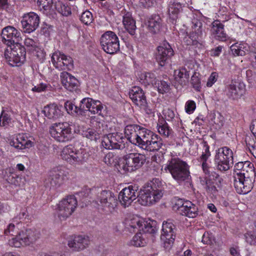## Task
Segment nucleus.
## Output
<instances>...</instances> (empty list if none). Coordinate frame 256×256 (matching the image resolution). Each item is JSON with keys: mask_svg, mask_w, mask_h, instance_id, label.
<instances>
[{"mask_svg": "<svg viewBox=\"0 0 256 256\" xmlns=\"http://www.w3.org/2000/svg\"><path fill=\"white\" fill-rule=\"evenodd\" d=\"M138 187L130 186L124 188L118 195L119 201L124 208L128 206L138 197V201L142 205L152 204L158 201L164 194V188L158 178H154L148 182L138 192Z\"/></svg>", "mask_w": 256, "mask_h": 256, "instance_id": "nucleus-1", "label": "nucleus"}, {"mask_svg": "<svg viewBox=\"0 0 256 256\" xmlns=\"http://www.w3.org/2000/svg\"><path fill=\"white\" fill-rule=\"evenodd\" d=\"M14 224V222L10 223L4 230L6 236H14L8 240L10 246L16 248L30 246L39 238L40 234L35 229L24 228L18 230V225Z\"/></svg>", "mask_w": 256, "mask_h": 256, "instance_id": "nucleus-2", "label": "nucleus"}, {"mask_svg": "<svg viewBox=\"0 0 256 256\" xmlns=\"http://www.w3.org/2000/svg\"><path fill=\"white\" fill-rule=\"evenodd\" d=\"M146 162L145 156L140 153H130L119 158L117 169L122 174L132 172L140 168Z\"/></svg>", "mask_w": 256, "mask_h": 256, "instance_id": "nucleus-3", "label": "nucleus"}, {"mask_svg": "<svg viewBox=\"0 0 256 256\" xmlns=\"http://www.w3.org/2000/svg\"><path fill=\"white\" fill-rule=\"evenodd\" d=\"M164 169L168 170L172 178L179 182L188 179L190 176L188 164L178 158H172L168 160Z\"/></svg>", "mask_w": 256, "mask_h": 256, "instance_id": "nucleus-4", "label": "nucleus"}, {"mask_svg": "<svg viewBox=\"0 0 256 256\" xmlns=\"http://www.w3.org/2000/svg\"><path fill=\"white\" fill-rule=\"evenodd\" d=\"M4 52V57L12 66H20L26 61V49L20 44H16L9 46Z\"/></svg>", "mask_w": 256, "mask_h": 256, "instance_id": "nucleus-5", "label": "nucleus"}, {"mask_svg": "<svg viewBox=\"0 0 256 256\" xmlns=\"http://www.w3.org/2000/svg\"><path fill=\"white\" fill-rule=\"evenodd\" d=\"M60 156L70 164L76 166L86 162L88 154L84 149L76 150L72 145H69L64 148Z\"/></svg>", "mask_w": 256, "mask_h": 256, "instance_id": "nucleus-6", "label": "nucleus"}, {"mask_svg": "<svg viewBox=\"0 0 256 256\" xmlns=\"http://www.w3.org/2000/svg\"><path fill=\"white\" fill-rule=\"evenodd\" d=\"M214 162L218 170L222 172L228 170L230 167V163H233L232 151L226 146L218 148L216 151Z\"/></svg>", "mask_w": 256, "mask_h": 256, "instance_id": "nucleus-7", "label": "nucleus"}, {"mask_svg": "<svg viewBox=\"0 0 256 256\" xmlns=\"http://www.w3.org/2000/svg\"><path fill=\"white\" fill-rule=\"evenodd\" d=\"M98 205L106 212H112L117 206L116 196L110 190H104L98 194Z\"/></svg>", "mask_w": 256, "mask_h": 256, "instance_id": "nucleus-8", "label": "nucleus"}, {"mask_svg": "<svg viewBox=\"0 0 256 256\" xmlns=\"http://www.w3.org/2000/svg\"><path fill=\"white\" fill-rule=\"evenodd\" d=\"M100 42L103 50L108 54H112L120 50L118 38L112 31L105 32L102 36Z\"/></svg>", "mask_w": 256, "mask_h": 256, "instance_id": "nucleus-9", "label": "nucleus"}, {"mask_svg": "<svg viewBox=\"0 0 256 256\" xmlns=\"http://www.w3.org/2000/svg\"><path fill=\"white\" fill-rule=\"evenodd\" d=\"M49 133L58 142H65L71 139L72 132L67 123H54L50 128Z\"/></svg>", "mask_w": 256, "mask_h": 256, "instance_id": "nucleus-10", "label": "nucleus"}, {"mask_svg": "<svg viewBox=\"0 0 256 256\" xmlns=\"http://www.w3.org/2000/svg\"><path fill=\"white\" fill-rule=\"evenodd\" d=\"M129 96L135 104L146 114L153 113V110L148 103L144 91L139 86H133L129 92Z\"/></svg>", "mask_w": 256, "mask_h": 256, "instance_id": "nucleus-11", "label": "nucleus"}, {"mask_svg": "<svg viewBox=\"0 0 256 256\" xmlns=\"http://www.w3.org/2000/svg\"><path fill=\"white\" fill-rule=\"evenodd\" d=\"M78 201L74 196H69L63 198L58 205V216L61 220L69 217L75 210Z\"/></svg>", "mask_w": 256, "mask_h": 256, "instance_id": "nucleus-12", "label": "nucleus"}, {"mask_svg": "<svg viewBox=\"0 0 256 256\" xmlns=\"http://www.w3.org/2000/svg\"><path fill=\"white\" fill-rule=\"evenodd\" d=\"M256 176H244V174L234 176V186L240 194H246L250 192L254 186Z\"/></svg>", "mask_w": 256, "mask_h": 256, "instance_id": "nucleus-13", "label": "nucleus"}, {"mask_svg": "<svg viewBox=\"0 0 256 256\" xmlns=\"http://www.w3.org/2000/svg\"><path fill=\"white\" fill-rule=\"evenodd\" d=\"M174 55V51L172 46L166 41H164L157 47L155 58L160 66H164L170 62Z\"/></svg>", "mask_w": 256, "mask_h": 256, "instance_id": "nucleus-14", "label": "nucleus"}, {"mask_svg": "<svg viewBox=\"0 0 256 256\" xmlns=\"http://www.w3.org/2000/svg\"><path fill=\"white\" fill-rule=\"evenodd\" d=\"M1 35L2 42L8 46L18 44L22 40L20 32L10 26L4 27L2 30Z\"/></svg>", "mask_w": 256, "mask_h": 256, "instance_id": "nucleus-15", "label": "nucleus"}, {"mask_svg": "<svg viewBox=\"0 0 256 256\" xmlns=\"http://www.w3.org/2000/svg\"><path fill=\"white\" fill-rule=\"evenodd\" d=\"M176 234V226L172 220L164 221L162 223L160 240L164 243L165 247H168L166 244H173Z\"/></svg>", "mask_w": 256, "mask_h": 256, "instance_id": "nucleus-16", "label": "nucleus"}, {"mask_svg": "<svg viewBox=\"0 0 256 256\" xmlns=\"http://www.w3.org/2000/svg\"><path fill=\"white\" fill-rule=\"evenodd\" d=\"M244 84L238 80H232L230 84L225 87L224 93L226 96L232 100H238L244 94Z\"/></svg>", "mask_w": 256, "mask_h": 256, "instance_id": "nucleus-17", "label": "nucleus"}, {"mask_svg": "<svg viewBox=\"0 0 256 256\" xmlns=\"http://www.w3.org/2000/svg\"><path fill=\"white\" fill-rule=\"evenodd\" d=\"M21 24L24 32L30 34L38 28L40 24L39 16L32 12L24 14L21 20Z\"/></svg>", "mask_w": 256, "mask_h": 256, "instance_id": "nucleus-18", "label": "nucleus"}, {"mask_svg": "<svg viewBox=\"0 0 256 256\" xmlns=\"http://www.w3.org/2000/svg\"><path fill=\"white\" fill-rule=\"evenodd\" d=\"M102 145L106 149H120L123 148L122 136L118 132L111 133L104 136Z\"/></svg>", "mask_w": 256, "mask_h": 256, "instance_id": "nucleus-19", "label": "nucleus"}, {"mask_svg": "<svg viewBox=\"0 0 256 256\" xmlns=\"http://www.w3.org/2000/svg\"><path fill=\"white\" fill-rule=\"evenodd\" d=\"M89 238L84 235L72 236L68 241V246L76 252L81 251L88 246Z\"/></svg>", "mask_w": 256, "mask_h": 256, "instance_id": "nucleus-20", "label": "nucleus"}, {"mask_svg": "<svg viewBox=\"0 0 256 256\" xmlns=\"http://www.w3.org/2000/svg\"><path fill=\"white\" fill-rule=\"evenodd\" d=\"M154 134L153 132L142 127L140 132H138V136H136L137 138L134 144L143 150H145L150 142L152 141V139Z\"/></svg>", "mask_w": 256, "mask_h": 256, "instance_id": "nucleus-21", "label": "nucleus"}, {"mask_svg": "<svg viewBox=\"0 0 256 256\" xmlns=\"http://www.w3.org/2000/svg\"><path fill=\"white\" fill-rule=\"evenodd\" d=\"M51 1L52 4L49 8V16H50L54 18H56V14L54 12L55 10L63 16H68L71 14V8L68 5L60 1L55 2H54L53 0Z\"/></svg>", "mask_w": 256, "mask_h": 256, "instance_id": "nucleus-22", "label": "nucleus"}, {"mask_svg": "<svg viewBox=\"0 0 256 256\" xmlns=\"http://www.w3.org/2000/svg\"><path fill=\"white\" fill-rule=\"evenodd\" d=\"M64 172L61 168H56L50 170L49 174V183L51 187L56 188L63 183Z\"/></svg>", "mask_w": 256, "mask_h": 256, "instance_id": "nucleus-23", "label": "nucleus"}, {"mask_svg": "<svg viewBox=\"0 0 256 256\" xmlns=\"http://www.w3.org/2000/svg\"><path fill=\"white\" fill-rule=\"evenodd\" d=\"M61 82L64 87L70 92L76 91L79 86L78 80L70 74L64 72L60 74Z\"/></svg>", "mask_w": 256, "mask_h": 256, "instance_id": "nucleus-24", "label": "nucleus"}, {"mask_svg": "<svg viewBox=\"0 0 256 256\" xmlns=\"http://www.w3.org/2000/svg\"><path fill=\"white\" fill-rule=\"evenodd\" d=\"M162 20L158 14H152L145 22V24L148 31L152 34H156L160 32Z\"/></svg>", "mask_w": 256, "mask_h": 256, "instance_id": "nucleus-25", "label": "nucleus"}, {"mask_svg": "<svg viewBox=\"0 0 256 256\" xmlns=\"http://www.w3.org/2000/svg\"><path fill=\"white\" fill-rule=\"evenodd\" d=\"M212 25L211 32L214 38L220 41H226L228 36L224 31V25L219 20L214 21Z\"/></svg>", "mask_w": 256, "mask_h": 256, "instance_id": "nucleus-26", "label": "nucleus"}, {"mask_svg": "<svg viewBox=\"0 0 256 256\" xmlns=\"http://www.w3.org/2000/svg\"><path fill=\"white\" fill-rule=\"evenodd\" d=\"M192 28L193 34L190 35V38L193 41V44H196L202 40L204 35V29L202 28V23L200 20L194 18L192 22Z\"/></svg>", "mask_w": 256, "mask_h": 256, "instance_id": "nucleus-27", "label": "nucleus"}, {"mask_svg": "<svg viewBox=\"0 0 256 256\" xmlns=\"http://www.w3.org/2000/svg\"><path fill=\"white\" fill-rule=\"evenodd\" d=\"M10 145L18 150H23L33 146V142L30 140L24 134H18L15 140L10 142Z\"/></svg>", "mask_w": 256, "mask_h": 256, "instance_id": "nucleus-28", "label": "nucleus"}, {"mask_svg": "<svg viewBox=\"0 0 256 256\" xmlns=\"http://www.w3.org/2000/svg\"><path fill=\"white\" fill-rule=\"evenodd\" d=\"M182 4L174 0H170L168 8L170 20L172 24L176 22L178 14L182 10Z\"/></svg>", "mask_w": 256, "mask_h": 256, "instance_id": "nucleus-29", "label": "nucleus"}, {"mask_svg": "<svg viewBox=\"0 0 256 256\" xmlns=\"http://www.w3.org/2000/svg\"><path fill=\"white\" fill-rule=\"evenodd\" d=\"M142 127L137 124H128L124 128V134L128 141L132 144H134L136 136Z\"/></svg>", "mask_w": 256, "mask_h": 256, "instance_id": "nucleus-30", "label": "nucleus"}, {"mask_svg": "<svg viewBox=\"0 0 256 256\" xmlns=\"http://www.w3.org/2000/svg\"><path fill=\"white\" fill-rule=\"evenodd\" d=\"M123 24L125 28L132 36L134 35L136 30V22L128 12L123 16Z\"/></svg>", "mask_w": 256, "mask_h": 256, "instance_id": "nucleus-31", "label": "nucleus"}, {"mask_svg": "<svg viewBox=\"0 0 256 256\" xmlns=\"http://www.w3.org/2000/svg\"><path fill=\"white\" fill-rule=\"evenodd\" d=\"M163 146H164L165 145L164 144L162 138L158 134H155L152 139V141L150 142L144 150L149 152L158 151L160 148L164 150V148H162Z\"/></svg>", "mask_w": 256, "mask_h": 256, "instance_id": "nucleus-32", "label": "nucleus"}, {"mask_svg": "<svg viewBox=\"0 0 256 256\" xmlns=\"http://www.w3.org/2000/svg\"><path fill=\"white\" fill-rule=\"evenodd\" d=\"M92 99L90 98H86L82 99L78 106H76L75 110L77 112V115H84L86 112L89 111L92 106Z\"/></svg>", "mask_w": 256, "mask_h": 256, "instance_id": "nucleus-33", "label": "nucleus"}, {"mask_svg": "<svg viewBox=\"0 0 256 256\" xmlns=\"http://www.w3.org/2000/svg\"><path fill=\"white\" fill-rule=\"evenodd\" d=\"M175 80L180 84H185L188 82L190 74L186 68H182L174 71Z\"/></svg>", "mask_w": 256, "mask_h": 256, "instance_id": "nucleus-34", "label": "nucleus"}, {"mask_svg": "<svg viewBox=\"0 0 256 256\" xmlns=\"http://www.w3.org/2000/svg\"><path fill=\"white\" fill-rule=\"evenodd\" d=\"M139 78L140 82L145 86L156 84V76L152 72H142L140 74Z\"/></svg>", "mask_w": 256, "mask_h": 256, "instance_id": "nucleus-35", "label": "nucleus"}, {"mask_svg": "<svg viewBox=\"0 0 256 256\" xmlns=\"http://www.w3.org/2000/svg\"><path fill=\"white\" fill-rule=\"evenodd\" d=\"M158 130L160 134L169 137L173 136V131L165 120L159 121L157 126Z\"/></svg>", "mask_w": 256, "mask_h": 256, "instance_id": "nucleus-36", "label": "nucleus"}, {"mask_svg": "<svg viewBox=\"0 0 256 256\" xmlns=\"http://www.w3.org/2000/svg\"><path fill=\"white\" fill-rule=\"evenodd\" d=\"M186 210H183L181 214L190 218H196L198 214V208L197 206L191 202H188L186 205Z\"/></svg>", "mask_w": 256, "mask_h": 256, "instance_id": "nucleus-37", "label": "nucleus"}, {"mask_svg": "<svg viewBox=\"0 0 256 256\" xmlns=\"http://www.w3.org/2000/svg\"><path fill=\"white\" fill-rule=\"evenodd\" d=\"M210 122L212 124L216 125V128H220L224 124V116L218 112H214L210 115Z\"/></svg>", "mask_w": 256, "mask_h": 256, "instance_id": "nucleus-38", "label": "nucleus"}, {"mask_svg": "<svg viewBox=\"0 0 256 256\" xmlns=\"http://www.w3.org/2000/svg\"><path fill=\"white\" fill-rule=\"evenodd\" d=\"M204 147V152H202V155L200 158V160L202 163V168L206 169L209 166L207 160L209 157L210 156V147L207 142L205 141L203 142Z\"/></svg>", "mask_w": 256, "mask_h": 256, "instance_id": "nucleus-39", "label": "nucleus"}, {"mask_svg": "<svg viewBox=\"0 0 256 256\" xmlns=\"http://www.w3.org/2000/svg\"><path fill=\"white\" fill-rule=\"evenodd\" d=\"M204 147V152H202V155L200 158V160L202 163V168L206 169L209 166L207 160L209 157L210 156V147L207 142L205 141L203 142Z\"/></svg>", "mask_w": 256, "mask_h": 256, "instance_id": "nucleus-40", "label": "nucleus"}, {"mask_svg": "<svg viewBox=\"0 0 256 256\" xmlns=\"http://www.w3.org/2000/svg\"><path fill=\"white\" fill-rule=\"evenodd\" d=\"M61 108L62 106H58L54 103L49 104V119L56 120L60 118L62 115Z\"/></svg>", "mask_w": 256, "mask_h": 256, "instance_id": "nucleus-41", "label": "nucleus"}, {"mask_svg": "<svg viewBox=\"0 0 256 256\" xmlns=\"http://www.w3.org/2000/svg\"><path fill=\"white\" fill-rule=\"evenodd\" d=\"M84 136L90 140H91L96 141L100 137V134H102V132L99 130L96 131L93 128H88L83 132Z\"/></svg>", "mask_w": 256, "mask_h": 256, "instance_id": "nucleus-42", "label": "nucleus"}, {"mask_svg": "<svg viewBox=\"0 0 256 256\" xmlns=\"http://www.w3.org/2000/svg\"><path fill=\"white\" fill-rule=\"evenodd\" d=\"M102 110L104 106L99 100H95L92 99V106H90L89 112L92 114H98L100 116H103Z\"/></svg>", "mask_w": 256, "mask_h": 256, "instance_id": "nucleus-43", "label": "nucleus"}, {"mask_svg": "<svg viewBox=\"0 0 256 256\" xmlns=\"http://www.w3.org/2000/svg\"><path fill=\"white\" fill-rule=\"evenodd\" d=\"M244 174V176H256V173L254 164L250 161H245L244 165L242 172H238L236 174Z\"/></svg>", "mask_w": 256, "mask_h": 256, "instance_id": "nucleus-44", "label": "nucleus"}, {"mask_svg": "<svg viewBox=\"0 0 256 256\" xmlns=\"http://www.w3.org/2000/svg\"><path fill=\"white\" fill-rule=\"evenodd\" d=\"M146 243V240L140 232L137 233L130 241V244L136 247L144 246Z\"/></svg>", "mask_w": 256, "mask_h": 256, "instance_id": "nucleus-45", "label": "nucleus"}, {"mask_svg": "<svg viewBox=\"0 0 256 256\" xmlns=\"http://www.w3.org/2000/svg\"><path fill=\"white\" fill-rule=\"evenodd\" d=\"M155 223L156 222L154 221H152L151 223L144 221L142 228H141V231L144 233L154 234L157 231V228L154 226Z\"/></svg>", "mask_w": 256, "mask_h": 256, "instance_id": "nucleus-46", "label": "nucleus"}, {"mask_svg": "<svg viewBox=\"0 0 256 256\" xmlns=\"http://www.w3.org/2000/svg\"><path fill=\"white\" fill-rule=\"evenodd\" d=\"M10 116L4 110H2L0 116V126L7 128L11 122Z\"/></svg>", "mask_w": 256, "mask_h": 256, "instance_id": "nucleus-47", "label": "nucleus"}, {"mask_svg": "<svg viewBox=\"0 0 256 256\" xmlns=\"http://www.w3.org/2000/svg\"><path fill=\"white\" fill-rule=\"evenodd\" d=\"M144 220L140 219L139 218H136L131 219L128 222V226L133 229L134 232L135 229H138V230L141 231V228L143 226Z\"/></svg>", "mask_w": 256, "mask_h": 256, "instance_id": "nucleus-48", "label": "nucleus"}, {"mask_svg": "<svg viewBox=\"0 0 256 256\" xmlns=\"http://www.w3.org/2000/svg\"><path fill=\"white\" fill-rule=\"evenodd\" d=\"M6 180L10 184L15 186L20 185V178L19 177L16 173L9 172L7 176H6Z\"/></svg>", "mask_w": 256, "mask_h": 256, "instance_id": "nucleus-49", "label": "nucleus"}, {"mask_svg": "<svg viewBox=\"0 0 256 256\" xmlns=\"http://www.w3.org/2000/svg\"><path fill=\"white\" fill-rule=\"evenodd\" d=\"M216 170H217L214 164L208 166L206 169H203V171L206 174L214 180L218 178L220 176L219 174L214 171Z\"/></svg>", "mask_w": 256, "mask_h": 256, "instance_id": "nucleus-50", "label": "nucleus"}, {"mask_svg": "<svg viewBox=\"0 0 256 256\" xmlns=\"http://www.w3.org/2000/svg\"><path fill=\"white\" fill-rule=\"evenodd\" d=\"M80 20L84 24L88 25L92 22L94 18L92 12L88 10H86L82 12Z\"/></svg>", "mask_w": 256, "mask_h": 256, "instance_id": "nucleus-51", "label": "nucleus"}, {"mask_svg": "<svg viewBox=\"0 0 256 256\" xmlns=\"http://www.w3.org/2000/svg\"><path fill=\"white\" fill-rule=\"evenodd\" d=\"M25 46L28 50L34 51L38 48V42L34 40L27 38L25 39L24 42Z\"/></svg>", "mask_w": 256, "mask_h": 256, "instance_id": "nucleus-52", "label": "nucleus"}, {"mask_svg": "<svg viewBox=\"0 0 256 256\" xmlns=\"http://www.w3.org/2000/svg\"><path fill=\"white\" fill-rule=\"evenodd\" d=\"M104 161L108 165L112 166L114 164V166L117 165L116 168L118 167V160H117L114 154L112 152H108L107 154L104 158Z\"/></svg>", "mask_w": 256, "mask_h": 256, "instance_id": "nucleus-53", "label": "nucleus"}, {"mask_svg": "<svg viewBox=\"0 0 256 256\" xmlns=\"http://www.w3.org/2000/svg\"><path fill=\"white\" fill-rule=\"evenodd\" d=\"M170 83L165 80H160L156 86L160 93L164 94L168 92L170 89Z\"/></svg>", "mask_w": 256, "mask_h": 256, "instance_id": "nucleus-54", "label": "nucleus"}, {"mask_svg": "<svg viewBox=\"0 0 256 256\" xmlns=\"http://www.w3.org/2000/svg\"><path fill=\"white\" fill-rule=\"evenodd\" d=\"M61 60H62L64 70H70L72 68L73 66V60L72 58L70 56H68L64 54L61 55Z\"/></svg>", "mask_w": 256, "mask_h": 256, "instance_id": "nucleus-55", "label": "nucleus"}, {"mask_svg": "<svg viewBox=\"0 0 256 256\" xmlns=\"http://www.w3.org/2000/svg\"><path fill=\"white\" fill-rule=\"evenodd\" d=\"M189 202L188 200L184 201L182 199H178L174 206V209L178 210V212L181 214L183 210H186V204Z\"/></svg>", "mask_w": 256, "mask_h": 256, "instance_id": "nucleus-56", "label": "nucleus"}, {"mask_svg": "<svg viewBox=\"0 0 256 256\" xmlns=\"http://www.w3.org/2000/svg\"><path fill=\"white\" fill-rule=\"evenodd\" d=\"M28 216L27 210L25 209L22 210L18 216L14 217L12 222H15L16 225H18L21 220L26 219Z\"/></svg>", "mask_w": 256, "mask_h": 256, "instance_id": "nucleus-57", "label": "nucleus"}, {"mask_svg": "<svg viewBox=\"0 0 256 256\" xmlns=\"http://www.w3.org/2000/svg\"><path fill=\"white\" fill-rule=\"evenodd\" d=\"M247 242L251 245L256 246V232H250L244 235Z\"/></svg>", "mask_w": 256, "mask_h": 256, "instance_id": "nucleus-58", "label": "nucleus"}, {"mask_svg": "<svg viewBox=\"0 0 256 256\" xmlns=\"http://www.w3.org/2000/svg\"><path fill=\"white\" fill-rule=\"evenodd\" d=\"M191 84L192 87L197 91H200L201 88V84L200 78L196 74H194L191 78Z\"/></svg>", "mask_w": 256, "mask_h": 256, "instance_id": "nucleus-59", "label": "nucleus"}, {"mask_svg": "<svg viewBox=\"0 0 256 256\" xmlns=\"http://www.w3.org/2000/svg\"><path fill=\"white\" fill-rule=\"evenodd\" d=\"M38 4L40 10L47 16L48 14V2L47 0H38Z\"/></svg>", "mask_w": 256, "mask_h": 256, "instance_id": "nucleus-60", "label": "nucleus"}, {"mask_svg": "<svg viewBox=\"0 0 256 256\" xmlns=\"http://www.w3.org/2000/svg\"><path fill=\"white\" fill-rule=\"evenodd\" d=\"M76 106H76L70 101H67L64 104V108L68 114H77V112L75 110Z\"/></svg>", "mask_w": 256, "mask_h": 256, "instance_id": "nucleus-61", "label": "nucleus"}, {"mask_svg": "<svg viewBox=\"0 0 256 256\" xmlns=\"http://www.w3.org/2000/svg\"><path fill=\"white\" fill-rule=\"evenodd\" d=\"M214 241V236L212 234L204 232L202 236V242L204 244H211Z\"/></svg>", "mask_w": 256, "mask_h": 256, "instance_id": "nucleus-62", "label": "nucleus"}, {"mask_svg": "<svg viewBox=\"0 0 256 256\" xmlns=\"http://www.w3.org/2000/svg\"><path fill=\"white\" fill-rule=\"evenodd\" d=\"M230 50L232 54L234 56H243L246 54L244 50H241L238 46L233 44L230 46Z\"/></svg>", "mask_w": 256, "mask_h": 256, "instance_id": "nucleus-63", "label": "nucleus"}, {"mask_svg": "<svg viewBox=\"0 0 256 256\" xmlns=\"http://www.w3.org/2000/svg\"><path fill=\"white\" fill-rule=\"evenodd\" d=\"M196 107V104L194 101L188 100L186 104V111L188 114H192L195 110Z\"/></svg>", "mask_w": 256, "mask_h": 256, "instance_id": "nucleus-64", "label": "nucleus"}]
</instances>
